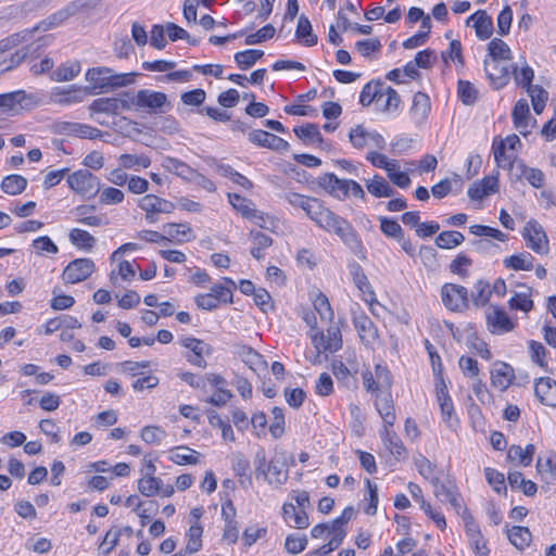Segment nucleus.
Segmentation results:
<instances>
[{"instance_id":"4c0bfd02","label":"nucleus","mask_w":556,"mask_h":556,"mask_svg":"<svg viewBox=\"0 0 556 556\" xmlns=\"http://www.w3.org/2000/svg\"><path fill=\"white\" fill-rule=\"evenodd\" d=\"M383 97V83L380 80L367 83L359 96V102L363 106L370 105L375 100H379Z\"/></svg>"},{"instance_id":"a18cd8bd","label":"nucleus","mask_w":556,"mask_h":556,"mask_svg":"<svg viewBox=\"0 0 556 556\" xmlns=\"http://www.w3.org/2000/svg\"><path fill=\"white\" fill-rule=\"evenodd\" d=\"M27 187V179L21 175H9L3 178L1 189L4 193L16 195L22 193Z\"/></svg>"},{"instance_id":"58836bf2","label":"nucleus","mask_w":556,"mask_h":556,"mask_svg":"<svg viewBox=\"0 0 556 556\" xmlns=\"http://www.w3.org/2000/svg\"><path fill=\"white\" fill-rule=\"evenodd\" d=\"M163 166L170 173L175 174L176 176L182 178L186 181L192 180V176L194 175L193 168H191L188 164L185 162L175 159V157H166L164 160Z\"/></svg>"},{"instance_id":"412c9836","label":"nucleus","mask_w":556,"mask_h":556,"mask_svg":"<svg viewBox=\"0 0 556 556\" xmlns=\"http://www.w3.org/2000/svg\"><path fill=\"white\" fill-rule=\"evenodd\" d=\"M380 438L386 448L395 459L403 460L407 457V450L396 432L392 430V427H383L380 431Z\"/></svg>"},{"instance_id":"0e129e2a","label":"nucleus","mask_w":556,"mask_h":556,"mask_svg":"<svg viewBox=\"0 0 556 556\" xmlns=\"http://www.w3.org/2000/svg\"><path fill=\"white\" fill-rule=\"evenodd\" d=\"M430 98L425 92L418 91L413 97L412 112L415 115L425 117L430 111Z\"/></svg>"},{"instance_id":"b1692460","label":"nucleus","mask_w":556,"mask_h":556,"mask_svg":"<svg viewBox=\"0 0 556 556\" xmlns=\"http://www.w3.org/2000/svg\"><path fill=\"white\" fill-rule=\"evenodd\" d=\"M138 205L146 213H165L169 214L174 211L175 205L170 201L162 199L154 194H147L142 197Z\"/></svg>"},{"instance_id":"f704fd0d","label":"nucleus","mask_w":556,"mask_h":556,"mask_svg":"<svg viewBox=\"0 0 556 556\" xmlns=\"http://www.w3.org/2000/svg\"><path fill=\"white\" fill-rule=\"evenodd\" d=\"M68 239L74 247L85 251H91L97 242L92 235L80 228L71 229Z\"/></svg>"},{"instance_id":"e433bc0d","label":"nucleus","mask_w":556,"mask_h":556,"mask_svg":"<svg viewBox=\"0 0 556 556\" xmlns=\"http://www.w3.org/2000/svg\"><path fill=\"white\" fill-rule=\"evenodd\" d=\"M26 99V93L23 90L0 94V109L4 112H18L22 102Z\"/></svg>"},{"instance_id":"c85d7f7f","label":"nucleus","mask_w":556,"mask_h":556,"mask_svg":"<svg viewBox=\"0 0 556 556\" xmlns=\"http://www.w3.org/2000/svg\"><path fill=\"white\" fill-rule=\"evenodd\" d=\"M164 232L168 240L176 239L177 242H190L195 239L192 228L184 223H168L163 227Z\"/></svg>"},{"instance_id":"09e8293b","label":"nucleus","mask_w":556,"mask_h":556,"mask_svg":"<svg viewBox=\"0 0 556 556\" xmlns=\"http://www.w3.org/2000/svg\"><path fill=\"white\" fill-rule=\"evenodd\" d=\"M453 185L457 186V189L460 190L463 186V179L459 175L455 174L452 179L445 178L439 181L431 188V192L434 198L442 199L452 191Z\"/></svg>"},{"instance_id":"5fc2aeb1","label":"nucleus","mask_w":556,"mask_h":556,"mask_svg":"<svg viewBox=\"0 0 556 556\" xmlns=\"http://www.w3.org/2000/svg\"><path fill=\"white\" fill-rule=\"evenodd\" d=\"M457 93L465 105H473L478 99V90L468 80H459L457 84Z\"/></svg>"},{"instance_id":"423d86ee","label":"nucleus","mask_w":556,"mask_h":556,"mask_svg":"<svg viewBox=\"0 0 556 556\" xmlns=\"http://www.w3.org/2000/svg\"><path fill=\"white\" fill-rule=\"evenodd\" d=\"M441 298L445 307L452 312H465L469 308V292L464 286L445 283L441 288Z\"/></svg>"},{"instance_id":"37998d69","label":"nucleus","mask_w":556,"mask_h":556,"mask_svg":"<svg viewBox=\"0 0 556 556\" xmlns=\"http://www.w3.org/2000/svg\"><path fill=\"white\" fill-rule=\"evenodd\" d=\"M507 536L510 543L518 549H523L529 546L532 535L528 528L514 526L507 531Z\"/></svg>"},{"instance_id":"052dcab7","label":"nucleus","mask_w":556,"mask_h":556,"mask_svg":"<svg viewBox=\"0 0 556 556\" xmlns=\"http://www.w3.org/2000/svg\"><path fill=\"white\" fill-rule=\"evenodd\" d=\"M162 480L153 476L143 477L138 481V490L144 496H153L161 490Z\"/></svg>"},{"instance_id":"20e7f679","label":"nucleus","mask_w":556,"mask_h":556,"mask_svg":"<svg viewBox=\"0 0 556 556\" xmlns=\"http://www.w3.org/2000/svg\"><path fill=\"white\" fill-rule=\"evenodd\" d=\"M132 108L144 111L149 114L163 112L164 106H169L167 96L164 92L150 89L131 91Z\"/></svg>"},{"instance_id":"864d4df0","label":"nucleus","mask_w":556,"mask_h":556,"mask_svg":"<svg viewBox=\"0 0 556 556\" xmlns=\"http://www.w3.org/2000/svg\"><path fill=\"white\" fill-rule=\"evenodd\" d=\"M379 222L380 230L386 237L395 240H402V235H404V230L395 219L381 216L379 217Z\"/></svg>"},{"instance_id":"a878e982","label":"nucleus","mask_w":556,"mask_h":556,"mask_svg":"<svg viewBox=\"0 0 556 556\" xmlns=\"http://www.w3.org/2000/svg\"><path fill=\"white\" fill-rule=\"evenodd\" d=\"M376 408L383 420V427H393L396 420L394 403L390 393L377 396Z\"/></svg>"},{"instance_id":"c03bdc74","label":"nucleus","mask_w":556,"mask_h":556,"mask_svg":"<svg viewBox=\"0 0 556 556\" xmlns=\"http://www.w3.org/2000/svg\"><path fill=\"white\" fill-rule=\"evenodd\" d=\"M490 61H506L511 59L508 45L500 38H493L488 45Z\"/></svg>"},{"instance_id":"1a4fd4ad","label":"nucleus","mask_w":556,"mask_h":556,"mask_svg":"<svg viewBox=\"0 0 556 556\" xmlns=\"http://www.w3.org/2000/svg\"><path fill=\"white\" fill-rule=\"evenodd\" d=\"M488 329L493 334L510 332L516 324L510 319L507 313L498 305L491 304L485 312Z\"/></svg>"},{"instance_id":"473e14b6","label":"nucleus","mask_w":556,"mask_h":556,"mask_svg":"<svg viewBox=\"0 0 556 556\" xmlns=\"http://www.w3.org/2000/svg\"><path fill=\"white\" fill-rule=\"evenodd\" d=\"M282 516L287 522L293 519L292 526L296 529H306L309 526L306 511L304 509L296 510V507L291 503L283 504Z\"/></svg>"},{"instance_id":"2eb2a0df","label":"nucleus","mask_w":556,"mask_h":556,"mask_svg":"<svg viewBox=\"0 0 556 556\" xmlns=\"http://www.w3.org/2000/svg\"><path fill=\"white\" fill-rule=\"evenodd\" d=\"M248 138L249 141L255 146L268 148L275 151H287L290 147L282 138L262 129L250 131Z\"/></svg>"},{"instance_id":"a211bd4d","label":"nucleus","mask_w":556,"mask_h":556,"mask_svg":"<svg viewBox=\"0 0 556 556\" xmlns=\"http://www.w3.org/2000/svg\"><path fill=\"white\" fill-rule=\"evenodd\" d=\"M515 379L514 368L505 362H495L491 369V384L500 391L507 390Z\"/></svg>"},{"instance_id":"79ce46f5","label":"nucleus","mask_w":556,"mask_h":556,"mask_svg":"<svg viewBox=\"0 0 556 556\" xmlns=\"http://www.w3.org/2000/svg\"><path fill=\"white\" fill-rule=\"evenodd\" d=\"M264 55L263 50L248 49L237 52L233 56L236 64L242 71L251 68Z\"/></svg>"},{"instance_id":"de8ad7c7","label":"nucleus","mask_w":556,"mask_h":556,"mask_svg":"<svg viewBox=\"0 0 556 556\" xmlns=\"http://www.w3.org/2000/svg\"><path fill=\"white\" fill-rule=\"evenodd\" d=\"M465 240V236L455 230L442 231L435 238V244L440 249H453L462 244Z\"/></svg>"},{"instance_id":"0eeeda50","label":"nucleus","mask_w":556,"mask_h":556,"mask_svg":"<svg viewBox=\"0 0 556 556\" xmlns=\"http://www.w3.org/2000/svg\"><path fill=\"white\" fill-rule=\"evenodd\" d=\"M67 184L73 191L86 198L94 197L100 190L99 178L88 169H79L68 175Z\"/></svg>"},{"instance_id":"f8f14e48","label":"nucleus","mask_w":556,"mask_h":556,"mask_svg":"<svg viewBox=\"0 0 556 556\" xmlns=\"http://www.w3.org/2000/svg\"><path fill=\"white\" fill-rule=\"evenodd\" d=\"M523 238L528 241L530 247L538 254H545L548 252V239L543 230V227L534 219L527 223L523 229Z\"/></svg>"},{"instance_id":"c756f323","label":"nucleus","mask_w":556,"mask_h":556,"mask_svg":"<svg viewBox=\"0 0 556 556\" xmlns=\"http://www.w3.org/2000/svg\"><path fill=\"white\" fill-rule=\"evenodd\" d=\"M349 269L357 289L363 293L369 294L370 298L366 299L365 301L367 303L372 304V301H375V292L372 291L368 278L365 275L362 266L358 263L353 262L349 265Z\"/></svg>"},{"instance_id":"3c124183","label":"nucleus","mask_w":556,"mask_h":556,"mask_svg":"<svg viewBox=\"0 0 556 556\" xmlns=\"http://www.w3.org/2000/svg\"><path fill=\"white\" fill-rule=\"evenodd\" d=\"M232 469L238 477H240V483L243 484L247 480L249 483L252 482L250 475V462L241 453H235L232 455Z\"/></svg>"},{"instance_id":"72a5a7b5","label":"nucleus","mask_w":556,"mask_h":556,"mask_svg":"<svg viewBox=\"0 0 556 556\" xmlns=\"http://www.w3.org/2000/svg\"><path fill=\"white\" fill-rule=\"evenodd\" d=\"M492 295L490 283L484 279H479L475 286L473 291L469 295V300L477 308L485 306Z\"/></svg>"},{"instance_id":"49530a36","label":"nucleus","mask_w":556,"mask_h":556,"mask_svg":"<svg viewBox=\"0 0 556 556\" xmlns=\"http://www.w3.org/2000/svg\"><path fill=\"white\" fill-rule=\"evenodd\" d=\"M298 138L303 141L317 142L318 144L324 143V138L319 131V127L313 123H306L303 126L295 127L293 129Z\"/></svg>"},{"instance_id":"ddd939ff","label":"nucleus","mask_w":556,"mask_h":556,"mask_svg":"<svg viewBox=\"0 0 556 556\" xmlns=\"http://www.w3.org/2000/svg\"><path fill=\"white\" fill-rule=\"evenodd\" d=\"M90 88L71 85L67 87H55L52 91V101L60 105H72L84 101Z\"/></svg>"},{"instance_id":"7ed1b4c3","label":"nucleus","mask_w":556,"mask_h":556,"mask_svg":"<svg viewBox=\"0 0 556 556\" xmlns=\"http://www.w3.org/2000/svg\"><path fill=\"white\" fill-rule=\"evenodd\" d=\"M325 230L337 235L342 243L359 260H366V249L363 241L352 224L345 218L336 215Z\"/></svg>"},{"instance_id":"bf43d9fd","label":"nucleus","mask_w":556,"mask_h":556,"mask_svg":"<svg viewBox=\"0 0 556 556\" xmlns=\"http://www.w3.org/2000/svg\"><path fill=\"white\" fill-rule=\"evenodd\" d=\"M370 131H367L363 125H356L350 130L349 140L355 149H363L368 144Z\"/></svg>"},{"instance_id":"6e6d98bb","label":"nucleus","mask_w":556,"mask_h":556,"mask_svg":"<svg viewBox=\"0 0 556 556\" xmlns=\"http://www.w3.org/2000/svg\"><path fill=\"white\" fill-rule=\"evenodd\" d=\"M266 473L267 478L265 479L269 484L282 485L288 479V473L282 469V465L275 460L268 463Z\"/></svg>"},{"instance_id":"6e6552de","label":"nucleus","mask_w":556,"mask_h":556,"mask_svg":"<svg viewBox=\"0 0 556 556\" xmlns=\"http://www.w3.org/2000/svg\"><path fill=\"white\" fill-rule=\"evenodd\" d=\"M94 270L96 265L91 258H76L65 266L61 277L65 283L73 285L86 280Z\"/></svg>"},{"instance_id":"39448f33","label":"nucleus","mask_w":556,"mask_h":556,"mask_svg":"<svg viewBox=\"0 0 556 556\" xmlns=\"http://www.w3.org/2000/svg\"><path fill=\"white\" fill-rule=\"evenodd\" d=\"M132 109L131 91H124L114 98H98L92 101L89 110L92 113L117 115L122 111Z\"/></svg>"},{"instance_id":"f257e3e1","label":"nucleus","mask_w":556,"mask_h":556,"mask_svg":"<svg viewBox=\"0 0 556 556\" xmlns=\"http://www.w3.org/2000/svg\"><path fill=\"white\" fill-rule=\"evenodd\" d=\"M27 31L16 33L0 41V75L17 67L29 54L31 47L16 46L27 40Z\"/></svg>"},{"instance_id":"13d9d810","label":"nucleus","mask_w":556,"mask_h":556,"mask_svg":"<svg viewBox=\"0 0 556 556\" xmlns=\"http://www.w3.org/2000/svg\"><path fill=\"white\" fill-rule=\"evenodd\" d=\"M511 116L517 129L528 126L529 105L525 99H520L516 102Z\"/></svg>"},{"instance_id":"9b49d317","label":"nucleus","mask_w":556,"mask_h":556,"mask_svg":"<svg viewBox=\"0 0 556 556\" xmlns=\"http://www.w3.org/2000/svg\"><path fill=\"white\" fill-rule=\"evenodd\" d=\"M352 321L361 341L367 348L372 349L379 340L378 329L374 321L364 312L353 313Z\"/></svg>"},{"instance_id":"774afa93","label":"nucleus","mask_w":556,"mask_h":556,"mask_svg":"<svg viewBox=\"0 0 556 556\" xmlns=\"http://www.w3.org/2000/svg\"><path fill=\"white\" fill-rule=\"evenodd\" d=\"M166 432L157 426H146L141 430V439L148 444H160Z\"/></svg>"},{"instance_id":"f3484780","label":"nucleus","mask_w":556,"mask_h":556,"mask_svg":"<svg viewBox=\"0 0 556 556\" xmlns=\"http://www.w3.org/2000/svg\"><path fill=\"white\" fill-rule=\"evenodd\" d=\"M112 68L106 66L101 67H92L89 68L85 75L86 80L90 84L89 86H84L85 88H90L88 94H96L99 91H108L109 83H110V73Z\"/></svg>"},{"instance_id":"5701e85b","label":"nucleus","mask_w":556,"mask_h":556,"mask_svg":"<svg viewBox=\"0 0 556 556\" xmlns=\"http://www.w3.org/2000/svg\"><path fill=\"white\" fill-rule=\"evenodd\" d=\"M316 348H321L325 352H337L342 348V334L338 327H330L327 333H321L319 337L315 336L313 339Z\"/></svg>"},{"instance_id":"4d7b16f0","label":"nucleus","mask_w":556,"mask_h":556,"mask_svg":"<svg viewBox=\"0 0 556 556\" xmlns=\"http://www.w3.org/2000/svg\"><path fill=\"white\" fill-rule=\"evenodd\" d=\"M531 98L533 110L536 114H541L548 99V92L541 86L534 85L527 90Z\"/></svg>"},{"instance_id":"c9c22d12","label":"nucleus","mask_w":556,"mask_h":556,"mask_svg":"<svg viewBox=\"0 0 556 556\" xmlns=\"http://www.w3.org/2000/svg\"><path fill=\"white\" fill-rule=\"evenodd\" d=\"M366 188L375 198H390L395 193L388 181L379 175H375L371 180H367Z\"/></svg>"},{"instance_id":"6ab92c4d","label":"nucleus","mask_w":556,"mask_h":556,"mask_svg":"<svg viewBox=\"0 0 556 556\" xmlns=\"http://www.w3.org/2000/svg\"><path fill=\"white\" fill-rule=\"evenodd\" d=\"M307 216L316 223L317 226L324 230L333 220L336 213L325 207L323 202L316 198H313L308 206L305 207Z\"/></svg>"},{"instance_id":"7c9ffc66","label":"nucleus","mask_w":556,"mask_h":556,"mask_svg":"<svg viewBox=\"0 0 556 556\" xmlns=\"http://www.w3.org/2000/svg\"><path fill=\"white\" fill-rule=\"evenodd\" d=\"M295 37L306 47H313L318 42L317 35L314 34L312 24L304 14L299 17Z\"/></svg>"},{"instance_id":"e2e57ef3","label":"nucleus","mask_w":556,"mask_h":556,"mask_svg":"<svg viewBox=\"0 0 556 556\" xmlns=\"http://www.w3.org/2000/svg\"><path fill=\"white\" fill-rule=\"evenodd\" d=\"M276 29L271 24H267L260 28L256 33L250 34L245 37V45L252 46L256 43H261L268 39H271L275 36Z\"/></svg>"},{"instance_id":"8fccbe9b","label":"nucleus","mask_w":556,"mask_h":556,"mask_svg":"<svg viewBox=\"0 0 556 556\" xmlns=\"http://www.w3.org/2000/svg\"><path fill=\"white\" fill-rule=\"evenodd\" d=\"M506 268L515 270H531L533 268V256L529 253L511 255L504 260Z\"/></svg>"},{"instance_id":"ea45409f","label":"nucleus","mask_w":556,"mask_h":556,"mask_svg":"<svg viewBox=\"0 0 556 556\" xmlns=\"http://www.w3.org/2000/svg\"><path fill=\"white\" fill-rule=\"evenodd\" d=\"M525 291L515 292L508 301L510 309H518L525 313L533 308V301L531 300V288L522 286Z\"/></svg>"},{"instance_id":"680f3d73","label":"nucleus","mask_w":556,"mask_h":556,"mask_svg":"<svg viewBox=\"0 0 556 556\" xmlns=\"http://www.w3.org/2000/svg\"><path fill=\"white\" fill-rule=\"evenodd\" d=\"M306 545L307 538L305 534L292 533L286 538L285 548L290 554H300L306 548Z\"/></svg>"},{"instance_id":"cd10ccee","label":"nucleus","mask_w":556,"mask_h":556,"mask_svg":"<svg viewBox=\"0 0 556 556\" xmlns=\"http://www.w3.org/2000/svg\"><path fill=\"white\" fill-rule=\"evenodd\" d=\"M437 397L440 405V409L442 413L443 420L448 425V427H453V414L454 406L452 400L447 393V388L444 380L441 378L439 384H437Z\"/></svg>"},{"instance_id":"393cba45","label":"nucleus","mask_w":556,"mask_h":556,"mask_svg":"<svg viewBox=\"0 0 556 556\" xmlns=\"http://www.w3.org/2000/svg\"><path fill=\"white\" fill-rule=\"evenodd\" d=\"M232 348L233 354L238 356L253 371H256L258 367L265 366L263 356L251 346L242 343H236Z\"/></svg>"},{"instance_id":"69168bd1","label":"nucleus","mask_w":556,"mask_h":556,"mask_svg":"<svg viewBox=\"0 0 556 556\" xmlns=\"http://www.w3.org/2000/svg\"><path fill=\"white\" fill-rule=\"evenodd\" d=\"M472 264V260L465 254H458L448 265L451 273L458 275L462 278H467L469 271L465 268Z\"/></svg>"},{"instance_id":"dca6fc26","label":"nucleus","mask_w":556,"mask_h":556,"mask_svg":"<svg viewBox=\"0 0 556 556\" xmlns=\"http://www.w3.org/2000/svg\"><path fill=\"white\" fill-rule=\"evenodd\" d=\"M510 66L501 65V61L484 60V71L494 89L505 87L510 78Z\"/></svg>"},{"instance_id":"4be33fe9","label":"nucleus","mask_w":556,"mask_h":556,"mask_svg":"<svg viewBox=\"0 0 556 556\" xmlns=\"http://www.w3.org/2000/svg\"><path fill=\"white\" fill-rule=\"evenodd\" d=\"M228 200L232 207L240 212L243 217L257 218L258 220L256 224L262 228L265 227L263 214H260L255 208L252 207L253 203L251 200L245 199L238 193H228Z\"/></svg>"},{"instance_id":"bb28decb","label":"nucleus","mask_w":556,"mask_h":556,"mask_svg":"<svg viewBox=\"0 0 556 556\" xmlns=\"http://www.w3.org/2000/svg\"><path fill=\"white\" fill-rule=\"evenodd\" d=\"M470 21H475L473 27L478 38L485 40L492 36L493 22L491 16H489L484 10H479L475 14L470 15L467 20V24Z\"/></svg>"},{"instance_id":"f03ea898","label":"nucleus","mask_w":556,"mask_h":556,"mask_svg":"<svg viewBox=\"0 0 556 556\" xmlns=\"http://www.w3.org/2000/svg\"><path fill=\"white\" fill-rule=\"evenodd\" d=\"M317 185L338 200H344L350 195L356 199H365L362 186L352 179H340L332 173H326L317 178Z\"/></svg>"},{"instance_id":"a19ab883","label":"nucleus","mask_w":556,"mask_h":556,"mask_svg":"<svg viewBox=\"0 0 556 556\" xmlns=\"http://www.w3.org/2000/svg\"><path fill=\"white\" fill-rule=\"evenodd\" d=\"M199 453L186 445L177 446L170 450V459L178 465L198 464Z\"/></svg>"},{"instance_id":"338daca9","label":"nucleus","mask_w":556,"mask_h":556,"mask_svg":"<svg viewBox=\"0 0 556 556\" xmlns=\"http://www.w3.org/2000/svg\"><path fill=\"white\" fill-rule=\"evenodd\" d=\"M485 479L490 485H492L493 490L497 493H506L507 488L505 484V477L502 472L493 469L485 468L484 469Z\"/></svg>"},{"instance_id":"2f4dec72","label":"nucleus","mask_w":556,"mask_h":556,"mask_svg":"<svg viewBox=\"0 0 556 556\" xmlns=\"http://www.w3.org/2000/svg\"><path fill=\"white\" fill-rule=\"evenodd\" d=\"M80 63L78 61H67L54 70L50 78L53 81L62 83L74 79L80 73Z\"/></svg>"},{"instance_id":"aec40b11","label":"nucleus","mask_w":556,"mask_h":556,"mask_svg":"<svg viewBox=\"0 0 556 556\" xmlns=\"http://www.w3.org/2000/svg\"><path fill=\"white\" fill-rule=\"evenodd\" d=\"M534 393L546 406H556V381L549 377H541L535 381Z\"/></svg>"},{"instance_id":"4468645a","label":"nucleus","mask_w":556,"mask_h":556,"mask_svg":"<svg viewBox=\"0 0 556 556\" xmlns=\"http://www.w3.org/2000/svg\"><path fill=\"white\" fill-rule=\"evenodd\" d=\"M431 484L433 486V493L435 497L443 503H450L451 506L457 511V514H459L462 504L459 502V495L454 483L451 481L443 482L438 477H432Z\"/></svg>"},{"instance_id":"603ef678","label":"nucleus","mask_w":556,"mask_h":556,"mask_svg":"<svg viewBox=\"0 0 556 556\" xmlns=\"http://www.w3.org/2000/svg\"><path fill=\"white\" fill-rule=\"evenodd\" d=\"M202 533L203 528L195 523L192 525L187 533L188 542L185 547V554L191 555L199 552L202 547Z\"/></svg>"},{"instance_id":"9d476101","label":"nucleus","mask_w":556,"mask_h":556,"mask_svg":"<svg viewBox=\"0 0 556 556\" xmlns=\"http://www.w3.org/2000/svg\"><path fill=\"white\" fill-rule=\"evenodd\" d=\"M80 9L77 1L70 2L63 9L50 14L48 17L39 22L31 30H26L27 37H30L37 30H50L64 24L71 16L75 15Z\"/></svg>"}]
</instances>
